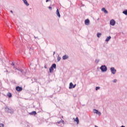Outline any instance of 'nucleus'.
<instances>
[{"label":"nucleus","instance_id":"f257e3e1","mask_svg":"<svg viewBox=\"0 0 127 127\" xmlns=\"http://www.w3.org/2000/svg\"><path fill=\"white\" fill-rule=\"evenodd\" d=\"M100 70H101L102 72H107L108 67L105 65H103L100 67Z\"/></svg>","mask_w":127,"mask_h":127},{"label":"nucleus","instance_id":"f03ea898","mask_svg":"<svg viewBox=\"0 0 127 127\" xmlns=\"http://www.w3.org/2000/svg\"><path fill=\"white\" fill-rule=\"evenodd\" d=\"M56 69V64H53L49 69L50 73H52L54 71V68Z\"/></svg>","mask_w":127,"mask_h":127},{"label":"nucleus","instance_id":"7ed1b4c3","mask_svg":"<svg viewBox=\"0 0 127 127\" xmlns=\"http://www.w3.org/2000/svg\"><path fill=\"white\" fill-rule=\"evenodd\" d=\"M5 112L7 113H9L10 114H12L13 113V110L12 109H10L7 107L5 108Z\"/></svg>","mask_w":127,"mask_h":127},{"label":"nucleus","instance_id":"20e7f679","mask_svg":"<svg viewBox=\"0 0 127 127\" xmlns=\"http://www.w3.org/2000/svg\"><path fill=\"white\" fill-rule=\"evenodd\" d=\"M110 71L112 73V74H113V75H115L117 73V69H115V67H112L110 68Z\"/></svg>","mask_w":127,"mask_h":127},{"label":"nucleus","instance_id":"39448f33","mask_svg":"<svg viewBox=\"0 0 127 127\" xmlns=\"http://www.w3.org/2000/svg\"><path fill=\"white\" fill-rule=\"evenodd\" d=\"M116 24V21L114 19H112L110 21V25H112V26H115V25Z\"/></svg>","mask_w":127,"mask_h":127},{"label":"nucleus","instance_id":"423d86ee","mask_svg":"<svg viewBox=\"0 0 127 127\" xmlns=\"http://www.w3.org/2000/svg\"><path fill=\"white\" fill-rule=\"evenodd\" d=\"M84 23L85 25H90V20L89 19H87L85 20Z\"/></svg>","mask_w":127,"mask_h":127},{"label":"nucleus","instance_id":"0eeeda50","mask_svg":"<svg viewBox=\"0 0 127 127\" xmlns=\"http://www.w3.org/2000/svg\"><path fill=\"white\" fill-rule=\"evenodd\" d=\"M16 90L18 92H21V91H22V87H19V86H17L16 87Z\"/></svg>","mask_w":127,"mask_h":127},{"label":"nucleus","instance_id":"6e6552de","mask_svg":"<svg viewBox=\"0 0 127 127\" xmlns=\"http://www.w3.org/2000/svg\"><path fill=\"white\" fill-rule=\"evenodd\" d=\"M66 59H69V56H68V55H65L63 56V60H66Z\"/></svg>","mask_w":127,"mask_h":127},{"label":"nucleus","instance_id":"1a4fd4ad","mask_svg":"<svg viewBox=\"0 0 127 127\" xmlns=\"http://www.w3.org/2000/svg\"><path fill=\"white\" fill-rule=\"evenodd\" d=\"M111 38H112V37H111V36L107 37L105 40L106 42H109V41H110Z\"/></svg>","mask_w":127,"mask_h":127},{"label":"nucleus","instance_id":"9d476101","mask_svg":"<svg viewBox=\"0 0 127 127\" xmlns=\"http://www.w3.org/2000/svg\"><path fill=\"white\" fill-rule=\"evenodd\" d=\"M16 70L19 71L20 72H21V73H22V74H24V70L23 69L16 68Z\"/></svg>","mask_w":127,"mask_h":127},{"label":"nucleus","instance_id":"9b49d317","mask_svg":"<svg viewBox=\"0 0 127 127\" xmlns=\"http://www.w3.org/2000/svg\"><path fill=\"white\" fill-rule=\"evenodd\" d=\"M56 14L58 17H60L61 16L60 15V12H59V10L58 9H57Z\"/></svg>","mask_w":127,"mask_h":127},{"label":"nucleus","instance_id":"f8f14e48","mask_svg":"<svg viewBox=\"0 0 127 127\" xmlns=\"http://www.w3.org/2000/svg\"><path fill=\"white\" fill-rule=\"evenodd\" d=\"M36 112L35 111H33L31 113H29V115H30L31 116H35L36 115Z\"/></svg>","mask_w":127,"mask_h":127},{"label":"nucleus","instance_id":"ddd939ff","mask_svg":"<svg viewBox=\"0 0 127 127\" xmlns=\"http://www.w3.org/2000/svg\"><path fill=\"white\" fill-rule=\"evenodd\" d=\"M22 1H23L24 3H25V4L27 6H28V5H29V3H28V2H27V0H22Z\"/></svg>","mask_w":127,"mask_h":127},{"label":"nucleus","instance_id":"4468645a","mask_svg":"<svg viewBox=\"0 0 127 127\" xmlns=\"http://www.w3.org/2000/svg\"><path fill=\"white\" fill-rule=\"evenodd\" d=\"M101 10H102V11H103V12H104V13H106V14L108 13V11L105 8H102L101 9Z\"/></svg>","mask_w":127,"mask_h":127},{"label":"nucleus","instance_id":"2eb2a0df","mask_svg":"<svg viewBox=\"0 0 127 127\" xmlns=\"http://www.w3.org/2000/svg\"><path fill=\"white\" fill-rule=\"evenodd\" d=\"M73 120H74V121L77 123V124H79V119L78 117H76L75 119V118H73Z\"/></svg>","mask_w":127,"mask_h":127},{"label":"nucleus","instance_id":"dca6fc26","mask_svg":"<svg viewBox=\"0 0 127 127\" xmlns=\"http://www.w3.org/2000/svg\"><path fill=\"white\" fill-rule=\"evenodd\" d=\"M72 87H73V83L70 82L69 83V89H72Z\"/></svg>","mask_w":127,"mask_h":127},{"label":"nucleus","instance_id":"f3484780","mask_svg":"<svg viewBox=\"0 0 127 127\" xmlns=\"http://www.w3.org/2000/svg\"><path fill=\"white\" fill-rule=\"evenodd\" d=\"M97 37H98V38H100L102 36V34L101 33H97Z\"/></svg>","mask_w":127,"mask_h":127},{"label":"nucleus","instance_id":"a211bd4d","mask_svg":"<svg viewBox=\"0 0 127 127\" xmlns=\"http://www.w3.org/2000/svg\"><path fill=\"white\" fill-rule=\"evenodd\" d=\"M99 112V111H98V110L96 109H93V113L94 114H98V112Z\"/></svg>","mask_w":127,"mask_h":127},{"label":"nucleus","instance_id":"6ab92c4d","mask_svg":"<svg viewBox=\"0 0 127 127\" xmlns=\"http://www.w3.org/2000/svg\"><path fill=\"white\" fill-rule=\"evenodd\" d=\"M60 60H61V58L60 57V56L59 55H58V57H57L58 62H59V61H60Z\"/></svg>","mask_w":127,"mask_h":127},{"label":"nucleus","instance_id":"aec40b11","mask_svg":"<svg viewBox=\"0 0 127 127\" xmlns=\"http://www.w3.org/2000/svg\"><path fill=\"white\" fill-rule=\"evenodd\" d=\"M7 96H8V97H9V98H11V93H10V92H8V94H7Z\"/></svg>","mask_w":127,"mask_h":127},{"label":"nucleus","instance_id":"412c9836","mask_svg":"<svg viewBox=\"0 0 127 127\" xmlns=\"http://www.w3.org/2000/svg\"><path fill=\"white\" fill-rule=\"evenodd\" d=\"M123 13H124V14H125V15H127V9H126L125 11H124L123 12Z\"/></svg>","mask_w":127,"mask_h":127},{"label":"nucleus","instance_id":"4be33fe9","mask_svg":"<svg viewBox=\"0 0 127 127\" xmlns=\"http://www.w3.org/2000/svg\"><path fill=\"white\" fill-rule=\"evenodd\" d=\"M96 115H98V116H100L102 115V113L98 111L97 113H96Z\"/></svg>","mask_w":127,"mask_h":127},{"label":"nucleus","instance_id":"5701e85b","mask_svg":"<svg viewBox=\"0 0 127 127\" xmlns=\"http://www.w3.org/2000/svg\"><path fill=\"white\" fill-rule=\"evenodd\" d=\"M100 62V60H95V63L98 64Z\"/></svg>","mask_w":127,"mask_h":127},{"label":"nucleus","instance_id":"b1692460","mask_svg":"<svg viewBox=\"0 0 127 127\" xmlns=\"http://www.w3.org/2000/svg\"><path fill=\"white\" fill-rule=\"evenodd\" d=\"M96 91H98V90H100V87L97 86L95 88Z\"/></svg>","mask_w":127,"mask_h":127},{"label":"nucleus","instance_id":"393cba45","mask_svg":"<svg viewBox=\"0 0 127 127\" xmlns=\"http://www.w3.org/2000/svg\"><path fill=\"white\" fill-rule=\"evenodd\" d=\"M61 123H62L63 124V125H64V121H63V120H62V119L61 120Z\"/></svg>","mask_w":127,"mask_h":127},{"label":"nucleus","instance_id":"a878e982","mask_svg":"<svg viewBox=\"0 0 127 127\" xmlns=\"http://www.w3.org/2000/svg\"><path fill=\"white\" fill-rule=\"evenodd\" d=\"M117 81H118L117 79H114L113 80V83H117Z\"/></svg>","mask_w":127,"mask_h":127},{"label":"nucleus","instance_id":"bb28decb","mask_svg":"<svg viewBox=\"0 0 127 127\" xmlns=\"http://www.w3.org/2000/svg\"><path fill=\"white\" fill-rule=\"evenodd\" d=\"M0 127H3V124H0Z\"/></svg>","mask_w":127,"mask_h":127},{"label":"nucleus","instance_id":"cd10ccee","mask_svg":"<svg viewBox=\"0 0 127 127\" xmlns=\"http://www.w3.org/2000/svg\"><path fill=\"white\" fill-rule=\"evenodd\" d=\"M73 96L74 97V98H76V97H77V95L76 94H73Z\"/></svg>","mask_w":127,"mask_h":127},{"label":"nucleus","instance_id":"c85d7f7f","mask_svg":"<svg viewBox=\"0 0 127 127\" xmlns=\"http://www.w3.org/2000/svg\"><path fill=\"white\" fill-rule=\"evenodd\" d=\"M49 9L51 10H52V7L51 6H49Z\"/></svg>","mask_w":127,"mask_h":127},{"label":"nucleus","instance_id":"c756f323","mask_svg":"<svg viewBox=\"0 0 127 127\" xmlns=\"http://www.w3.org/2000/svg\"><path fill=\"white\" fill-rule=\"evenodd\" d=\"M44 68H45V69H47V65H44Z\"/></svg>","mask_w":127,"mask_h":127},{"label":"nucleus","instance_id":"7c9ffc66","mask_svg":"<svg viewBox=\"0 0 127 127\" xmlns=\"http://www.w3.org/2000/svg\"><path fill=\"white\" fill-rule=\"evenodd\" d=\"M75 87H76V84H74V85H72V88H75Z\"/></svg>","mask_w":127,"mask_h":127},{"label":"nucleus","instance_id":"2f4dec72","mask_svg":"<svg viewBox=\"0 0 127 127\" xmlns=\"http://www.w3.org/2000/svg\"><path fill=\"white\" fill-rule=\"evenodd\" d=\"M11 65H12V66H14V63H12L11 64Z\"/></svg>","mask_w":127,"mask_h":127},{"label":"nucleus","instance_id":"473e14b6","mask_svg":"<svg viewBox=\"0 0 127 127\" xmlns=\"http://www.w3.org/2000/svg\"><path fill=\"white\" fill-rule=\"evenodd\" d=\"M46 2H48V1H50V0H46Z\"/></svg>","mask_w":127,"mask_h":127},{"label":"nucleus","instance_id":"72a5a7b5","mask_svg":"<svg viewBox=\"0 0 127 127\" xmlns=\"http://www.w3.org/2000/svg\"><path fill=\"white\" fill-rule=\"evenodd\" d=\"M13 66H14L13 68H15L16 69V66H15V65H13Z\"/></svg>","mask_w":127,"mask_h":127},{"label":"nucleus","instance_id":"f704fd0d","mask_svg":"<svg viewBox=\"0 0 127 127\" xmlns=\"http://www.w3.org/2000/svg\"><path fill=\"white\" fill-rule=\"evenodd\" d=\"M61 123V121L58 122V124H60Z\"/></svg>","mask_w":127,"mask_h":127},{"label":"nucleus","instance_id":"c9c22d12","mask_svg":"<svg viewBox=\"0 0 127 127\" xmlns=\"http://www.w3.org/2000/svg\"><path fill=\"white\" fill-rule=\"evenodd\" d=\"M10 12H11V13H13V12L12 11V10H10Z\"/></svg>","mask_w":127,"mask_h":127},{"label":"nucleus","instance_id":"e433bc0d","mask_svg":"<svg viewBox=\"0 0 127 127\" xmlns=\"http://www.w3.org/2000/svg\"><path fill=\"white\" fill-rule=\"evenodd\" d=\"M53 55H55V52H53Z\"/></svg>","mask_w":127,"mask_h":127},{"label":"nucleus","instance_id":"4c0bfd02","mask_svg":"<svg viewBox=\"0 0 127 127\" xmlns=\"http://www.w3.org/2000/svg\"><path fill=\"white\" fill-rule=\"evenodd\" d=\"M121 127H125V126H122Z\"/></svg>","mask_w":127,"mask_h":127},{"label":"nucleus","instance_id":"58836bf2","mask_svg":"<svg viewBox=\"0 0 127 127\" xmlns=\"http://www.w3.org/2000/svg\"><path fill=\"white\" fill-rule=\"evenodd\" d=\"M34 38H37V37H36L34 36Z\"/></svg>","mask_w":127,"mask_h":127},{"label":"nucleus","instance_id":"ea45409f","mask_svg":"<svg viewBox=\"0 0 127 127\" xmlns=\"http://www.w3.org/2000/svg\"><path fill=\"white\" fill-rule=\"evenodd\" d=\"M95 127H98L95 125Z\"/></svg>","mask_w":127,"mask_h":127},{"label":"nucleus","instance_id":"a19ab883","mask_svg":"<svg viewBox=\"0 0 127 127\" xmlns=\"http://www.w3.org/2000/svg\"><path fill=\"white\" fill-rule=\"evenodd\" d=\"M6 72H8V71H7V70H6Z\"/></svg>","mask_w":127,"mask_h":127}]
</instances>
